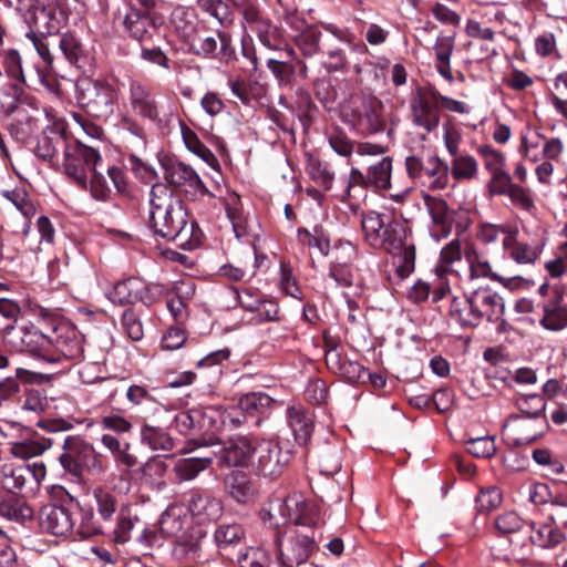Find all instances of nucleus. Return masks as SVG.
<instances>
[{"label": "nucleus", "mask_w": 567, "mask_h": 567, "mask_svg": "<svg viewBox=\"0 0 567 567\" xmlns=\"http://www.w3.org/2000/svg\"><path fill=\"white\" fill-rule=\"evenodd\" d=\"M148 225L153 233L176 241L183 249H193L199 241L200 230L188 219L183 200L168 186L157 183L150 193Z\"/></svg>", "instance_id": "1"}, {"label": "nucleus", "mask_w": 567, "mask_h": 567, "mask_svg": "<svg viewBox=\"0 0 567 567\" xmlns=\"http://www.w3.org/2000/svg\"><path fill=\"white\" fill-rule=\"evenodd\" d=\"M364 240L395 257V271L401 279L410 276L415 265V245L408 239L402 223L390 215L370 210L361 216Z\"/></svg>", "instance_id": "2"}, {"label": "nucleus", "mask_w": 567, "mask_h": 567, "mask_svg": "<svg viewBox=\"0 0 567 567\" xmlns=\"http://www.w3.org/2000/svg\"><path fill=\"white\" fill-rule=\"evenodd\" d=\"M161 532L175 538V550L189 558H198L202 539L206 532L200 526L192 525L184 504H172L159 519Z\"/></svg>", "instance_id": "3"}, {"label": "nucleus", "mask_w": 567, "mask_h": 567, "mask_svg": "<svg viewBox=\"0 0 567 567\" xmlns=\"http://www.w3.org/2000/svg\"><path fill=\"white\" fill-rule=\"evenodd\" d=\"M518 414H511L505 426L511 427L513 432H523L527 425H533L530 433H522L519 437H515L517 444H530L542 437L549 429L545 410L546 402L539 394L523 395L515 401Z\"/></svg>", "instance_id": "4"}, {"label": "nucleus", "mask_w": 567, "mask_h": 567, "mask_svg": "<svg viewBox=\"0 0 567 567\" xmlns=\"http://www.w3.org/2000/svg\"><path fill=\"white\" fill-rule=\"evenodd\" d=\"M113 21L123 28L128 38L143 42L153 38V33L163 25L164 18L156 11L141 9L130 3L124 11L114 12Z\"/></svg>", "instance_id": "5"}, {"label": "nucleus", "mask_w": 567, "mask_h": 567, "mask_svg": "<svg viewBox=\"0 0 567 567\" xmlns=\"http://www.w3.org/2000/svg\"><path fill=\"white\" fill-rule=\"evenodd\" d=\"M116 90L107 82L83 80L78 84V102L96 118H107L114 112Z\"/></svg>", "instance_id": "6"}, {"label": "nucleus", "mask_w": 567, "mask_h": 567, "mask_svg": "<svg viewBox=\"0 0 567 567\" xmlns=\"http://www.w3.org/2000/svg\"><path fill=\"white\" fill-rule=\"evenodd\" d=\"M274 526L291 522L300 526H312L318 520V512L313 504L307 502L301 494L295 493L285 499L272 502L267 512Z\"/></svg>", "instance_id": "7"}, {"label": "nucleus", "mask_w": 567, "mask_h": 567, "mask_svg": "<svg viewBox=\"0 0 567 567\" xmlns=\"http://www.w3.org/2000/svg\"><path fill=\"white\" fill-rule=\"evenodd\" d=\"M49 363L78 361L83 355V338L68 322H59L49 331Z\"/></svg>", "instance_id": "8"}, {"label": "nucleus", "mask_w": 567, "mask_h": 567, "mask_svg": "<svg viewBox=\"0 0 567 567\" xmlns=\"http://www.w3.org/2000/svg\"><path fill=\"white\" fill-rule=\"evenodd\" d=\"M3 340L16 352H25L48 362L49 332L44 333L33 324L14 327L8 323L4 328Z\"/></svg>", "instance_id": "9"}, {"label": "nucleus", "mask_w": 567, "mask_h": 567, "mask_svg": "<svg viewBox=\"0 0 567 567\" xmlns=\"http://www.w3.org/2000/svg\"><path fill=\"white\" fill-rule=\"evenodd\" d=\"M101 156L96 150L80 142L69 143L63 153V172L78 186L87 189V174L100 165Z\"/></svg>", "instance_id": "10"}, {"label": "nucleus", "mask_w": 567, "mask_h": 567, "mask_svg": "<svg viewBox=\"0 0 567 567\" xmlns=\"http://www.w3.org/2000/svg\"><path fill=\"white\" fill-rule=\"evenodd\" d=\"M169 419V410L162 404H155L153 414L142 416L140 427V443L152 451L171 452L175 447V440L162 424Z\"/></svg>", "instance_id": "11"}, {"label": "nucleus", "mask_w": 567, "mask_h": 567, "mask_svg": "<svg viewBox=\"0 0 567 567\" xmlns=\"http://www.w3.org/2000/svg\"><path fill=\"white\" fill-rule=\"evenodd\" d=\"M382 113L383 104L371 96L353 101L343 109V115L352 127L367 133L383 131L385 122Z\"/></svg>", "instance_id": "12"}, {"label": "nucleus", "mask_w": 567, "mask_h": 567, "mask_svg": "<svg viewBox=\"0 0 567 567\" xmlns=\"http://www.w3.org/2000/svg\"><path fill=\"white\" fill-rule=\"evenodd\" d=\"M128 112L155 125L163 123L162 105L153 90L138 80H131L127 85Z\"/></svg>", "instance_id": "13"}, {"label": "nucleus", "mask_w": 567, "mask_h": 567, "mask_svg": "<svg viewBox=\"0 0 567 567\" xmlns=\"http://www.w3.org/2000/svg\"><path fill=\"white\" fill-rule=\"evenodd\" d=\"M289 460V451L284 452L277 442L272 440H255L251 466L260 475L270 478L279 476Z\"/></svg>", "instance_id": "14"}, {"label": "nucleus", "mask_w": 567, "mask_h": 567, "mask_svg": "<svg viewBox=\"0 0 567 567\" xmlns=\"http://www.w3.org/2000/svg\"><path fill=\"white\" fill-rule=\"evenodd\" d=\"M93 445L79 436H68L63 443V453L59 456L62 467L73 475H79L83 467H94L102 471L96 464Z\"/></svg>", "instance_id": "15"}, {"label": "nucleus", "mask_w": 567, "mask_h": 567, "mask_svg": "<svg viewBox=\"0 0 567 567\" xmlns=\"http://www.w3.org/2000/svg\"><path fill=\"white\" fill-rule=\"evenodd\" d=\"M440 97L435 89L417 91L411 100L410 109L413 124L431 133L440 123Z\"/></svg>", "instance_id": "16"}, {"label": "nucleus", "mask_w": 567, "mask_h": 567, "mask_svg": "<svg viewBox=\"0 0 567 567\" xmlns=\"http://www.w3.org/2000/svg\"><path fill=\"white\" fill-rule=\"evenodd\" d=\"M159 162L164 178L171 185L185 187L186 192H193L195 195L208 194L200 177L189 165L168 156L161 158Z\"/></svg>", "instance_id": "17"}, {"label": "nucleus", "mask_w": 567, "mask_h": 567, "mask_svg": "<svg viewBox=\"0 0 567 567\" xmlns=\"http://www.w3.org/2000/svg\"><path fill=\"white\" fill-rule=\"evenodd\" d=\"M101 171V164L90 172V182L87 188L92 196L99 200H105L111 196L113 190L122 193L125 190V178L123 171L117 166H110Z\"/></svg>", "instance_id": "18"}, {"label": "nucleus", "mask_w": 567, "mask_h": 567, "mask_svg": "<svg viewBox=\"0 0 567 567\" xmlns=\"http://www.w3.org/2000/svg\"><path fill=\"white\" fill-rule=\"evenodd\" d=\"M185 506L198 525L214 522L223 514L221 502L212 494L198 489L190 491Z\"/></svg>", "instance_id": "19"}, {"label": "nucleus", "mask_w": 567, "mask_h": 567, "mask_svg": "<svg viewBox=\"0 0 567 567\" xmlns=\"http://www.w3.org/2000/svg\"><path fill=\"white\" fill-rule=\"evenodd\" d=\"M38 519L43 532L55 536H65L74 527V519L70 509L54 504L42 506Z\"/></svg>", "instance_id": "20"}, {"label": "nucleus", "mask_w": 567, "mask_h": 567, "mask_svg": "<svg viewBox=\"0 0 567 567\" xmlns=\"http://www.w3.org/2000/svg\"><path fill=\"white\" fill-rule=\"evenodd\" d=\"M424 206L432 220L431 233L436 240L447 237L452 231L453 216L447 203L427 193L422 195Z\"/></svg>", "instance_id": "21"}, {"label": "nucleus", "mask_w": 567, "mask_h": 567, "mask_svg": "<svg viewBox=\"0 0 567 567\" xmlns=\"http://www.w3.org/2000/svg\"><path fill=\"white\" fill-rule=\"evenodd\" d=\"M355 255V249L350 243L341 245L338 248V255L329 267L326 281L332 280L334 287H352L354 274L350 262L354 259ZM327 287H330L329 282H327Z\"/></svg>", "instance_id": "22"}, {"label": "nucleus", "mask_w": 567, "mask_h": 567, "mask_svg": "<svg viewBox=\"0 0 567 567\" xmlns=\"http://www.w3.org/2000/svg\"><path fill=\"white\" fill-rule=\"evenodd\" d=\"M255 440L240 436L228 446L214 452V455L221 466H247L252 464Z\"/></svg>", "instance_id": "23"}, {"label": "nucleus", "mask_w": 567, "mask_h": 567, "mask_svg": "<svg viewBox=\"0 0 567 567\" xmlns=\"http://www.w3.org/2000/svg\"><path fill=\"white\" fill-rule=\"evenodd\" d=\"M478 321H497L504 313L505 305L503 298L491 288H480L470 295Z\"/></svg>", "instance_id": "24"}, {"label": "nucleus", "mask_w": 567, "mask_h": 567, "mask_svg": "<svg viewBox=\"0 0 567 567\" xmlns=\"http://www.w3.org/2000/svg\"><path fill=\"white\" fill-rule=\"evenodd\" d=\"M519 230L514 228L507 237L503 238V248L509 258L519 265L534 264L542 254V248L537 244H529L518 240Z\"/></svg>", "instance_id": "25"}, {"label": "nucleus", "mask_w": 567, "mask_h": 567, "mask_svg": "<svg viewBox=\"0 0 567 567\" xmlns=\"http://www.w3.org/2000/svg\"><path fill=\"white\" fill-rule=\"evenodd\" d=\"M70 141L63 128L59 126L48 127L38 141L34 153L43 161L52 162L60 150L65 152Z\"/></svg>", "instance_id": "26"}, {"label": "nucleus", "mask_w": 567, "mask_h": 567, "mask_svg": "<svg viewBox=\"0 0 567 567\" xmlns=\"http://www.w3.org/2000/svg\"><path fill=\"white\" fill-rule=\"evenodd\" d=\"M315 542L309 535H298L279 551V560L284 567H295L305 563L313 550Z\"/></svg>", "instance_id": "27"}, {"label": "nucleus", "mask_w": 567, "mask_h": 567, "mask_svg": "<svg viewBox=\"0 0 567 567\" xmlns=\"http://www.w3.org/2000/svg\"><path fill=\"white\" fill-rule=\"evenodd\" d=\"M564 534L553 524H540L538 527L530 522V529L525 533L522 540L523 548H529L532 544L543 548L555 547L564 540Z\"/></svg>", "instance_id": "28"}, {"label": "nucleus", "mask_w": 567, "mask_h": 567, "mask_svg": "<svg viewBox=\"0 0 567 567\" xmlns=\"http://www.w3.org/2000/svg\"><path fill=\"white\" fill-rule=\"evenodd\" d=\"M225 489L238 503H247L256 495V487L249 477L240 471H231L227 474Z\"/></svg>", "instance_id": "29"}, {"label": "nucleus", "mask_w": 567, "mask_h": 567, "mask_svg": "<svg viewBox=\"0 0 567 567\" xmlns=\"http://www.w3.org/2000/svg\"><path fill=\"white\" fill-rule=\"evenodd\" d=\"M450 165L437 155L426 157V167L423 184L432 190H442L449 186Z\"/></svg>", "instance_id": "30"}, {"label": "nucleus", "mask_w": 567, "mask_h": 567, "mask_svg": "<svg viewBox=\"0 0 567 567\" xmlns=\"http://www.w3.org/2000/svg\"><path fill=\"white\" fill-rule=\"evenodd\" d=\"M287 417L296 442L307 444L313 430L311 413L301 408L291 406L287 411Z\"/></svg>", "instance_id": "31"}, {"label": "nucleus", "mask_w": 567, "mask_h": 567, "mask_svg": "<svg viewBox=\"0 0 567 567\" xmlns=\"http://www.w3.org/2000/svg\"><path fill=\"white\" fill-rule=\"evenodd\" d=\"M563 293L557 291L553 301L544 305V316L540 324L550 331H559L567 327V309L561 306Z\"/></svg>", "instance_id": "32"}, {"label": "nucleus", "mask_w": 567, "mask_h": 567, "mask_svg": "<svg viewBox=\"0 0 567 567\" xmlns=\"http://www.w3.org/2000/svg\"><path fill=\"white\" fill-rule=\"evenodd\" d=\"M142 289H144V281L131 277L113 287L110 291V299L116 303H134L140 301Z\"/></svg>", "instance_id": "33"}, {"label": "nucleus", "mask_w": 567, "mask_h": 567, "mask_svg": "<svg viewBox=\"0 0 567 567\" xmlns=\"http://www.w3.org/2000/svg\"><path fill=\"white\" fill-rule=\"evenodd\" d=\"M274 404H281L264 392H251L243 395L238 401V410L245 415L267 413Z\"/></svg>", "instance_id": "34"}, {"label": "nucleus", "mask_w": 567, "mask_h": 567, "mask_svg": "<svg viewBox=\"0 0 567 567\" xmlns=\"http://www.w3.org/2000/svg\"><path fill=\"white\" fill-rule=\"evenodd\" d=\"M0 515L10 520L25 522L33 517V509L14 494L0 499Z\"/></svg>", "instance_id": "35"}, {"label": "nucleus", "mask_w": 567, "mask_h": 567, "mask_svg": "<svg viewBox=\"0 0 567 567\" xmlns=\"http://www.w3.org/2000/svg\"><path fill=\"white\" fill-rule=\"evenodd\" d=\"M30 464L13 465L6 463L0 467V483L9 492L21 489L30 474Z\"/></svg>", "instance_id": "36"}, {"label": "nucleus", "mask_w": 567, "mask_h": 567, "mask_svg": "<svg viewBox=\"0 0 567 567\" xmlns=\"http://www.w3.org/2000/svg\"><path fill=\"white\" fill-rule=\"evenodd\" d=\"M101 443L110 451L117 463L126 467H133L137 464L136 456L130 453L131 444L128 442H122L116 435L104 433L101 436Z\"/></svg>", "instance_id": "37"}, {"label": "nucleus", "mask_w": 567, "mask_h": 567, "mask_svg": "<svg viewBox=\"0 0 567 567\" xmlns=\"http://www.w3.org/2000/svg\"><path fill=\"white\" fill-rule=\"evenodd\" d=\"M93 506L104 523H111L113 515L117 509V498L115 494L105 487H95L92 491Z\"/></svg>", "instance_id": "38"}, {"label": "nucleus", "mask_w": 567, "mask_h": 567, "mask_svg": "<svg viewBox=\"0 0 567 567\" xmlns=\"http://www.w3.org/2000/svg\"><path fill=\"white\" fill-rule=\"evenodd\" d=\"M496 528L503 534H513L522 546L525 533L530 529V522H526L515 512H506L495 519Z\"/></svg>", "instance_id": "39"}, {"label": "nucleus", "mask_w": 567, "mask_h": 567, "mask_svg": "<svg viewBox=\"0 0 567 567\" xmlns=\"http://www.w3.org/2000/svg\"><path fill=\"white\" fill-rule=\"evenodd\" d=\"M450 316L456 320L462 327H477L478 318L474 312V306L470 296L463 298H453L450 305Z\"/></svg>", "instance_id": "40"}, {"label": "nucleus", "mask_w": 567, "mask_h": 567, "mask_svg": "<svg viewBox=\"0 0 567 567\" xmlns=\"http://www.w3.org/2000/svg\"><path fill=\"white\" fill-rule=\"evenodd\" d=\"M213 462L212 456H196L178 460L174 465V473L178 481L194 480L202 471Z\"/></svg>", "instance_id": "41"}, {"label": "nucleus", "mask_w": 567, "mask_h": 567, "mask_svg": "<svg viewBox=\"0 0 567 567\" xmlns=\"http://www.w3.org/2000/svg\"><path fill=\"white\" fill-rule=\"evenodd\" d=\"M367 175L371 187L389 189L392 177V157L384 156L379 162L371 164L367 169Z\"/></svg>", "instance_id": "42"}, {"label": "nucleus", "mask_w": 567, "mask_h": 567, "mask_svg": "<svg viewBox=\"0 0 567 567\" xmlns=\"http://www.w3.org/2000/svg\"><path fill=\"white\" fill-rule=\"evenodd\" d=\"M245 538L244 528L238 524L219 525L215 533L214 539L220 551H227L239 545Z\"/></svg>", "instance_id": "43"}, {"label": "nucleus", "mask_w": 567, "mask_h": 567, "mask_svg": "<svg viewBox=\"0 0 567 567\" xmlns=\"http://www.w3.org/2000/svg\"><path fill=\"white\" fill-rule=\"evenodd\" d=\"M166 423H174L175 429L179 433L187 434L193 429L202 430L205 426V414L199 409L181 411L174 416L169 414V419Z\"/></svg>", "instance_id": "44"}, {"label": "nucleus", "mask_w": 567, "mask_h": 567, "mask_svg": "<svg viewBox=\"0 0 567 567\" xmlns=\"http://www.w3.org/2000/svg\"><path fill=\"white\" fill-rule=\"evenodd\" d=\"M51 439L34 436L28 440L16 442L11 446V453L19 458L27 460L35 457L50 449Z\"/></svg>", "instance_id": "45"}, {"label": "nucleus", "mask_w": 567, "mask_h": 567, "mask_svg": "<svg viewBox=\"0 0 567 567\" xmlns=\"http://www.w3.org/2000/svg\"><path fill=\"white\" fill-rule=\"evenodd\" d=\"M450 173L455 181L474 179L478 173L477 161L471 155L455 156L451 162Z\"/></svg>", "instance_id": "46"}, {"label": "nucleus", "mask_w": 567, "mask_h": 567, "mask_svg": "<svg viewBox=\"0 0 567 567\" xmlns=\"http://www.w3.org/2000/svg\"><path fill=\"white\" fill-rule=\"evenodd\" d=\"M81 520L79 533L84 537L99 535L103 533V520L97 513L94 512L93 504L80 505Z\"/></svg>", "instance_id": "47"}, {"label": "nucleus", "mask_w": 567, "mask_h": 567, "mask_svg": "<svg viewBox=\"0 0 567 567\" xmlns=\"http://www.w3.org/2000/svg\"><path fill=\"white\" fill-rule=\"evenodd\" d=\"M309 176L324 190H330L334 181V172L330 165L318 158H310L307 164Z\"/></svg>", "instance_id": "48"}, {"label": "nucleus", "mask_w": 567, "mask_h": 567, "mask_svg": "<svg viewBox=\"0 0 567 567\" xmlns=\"http://www.w3.org/2000/svg\"><path fill=\"white\" fill-rule=\"evenodd\" d=\"M327 140L330 147L340 156L349 157L354 151L355 143L339 127L329 130Z\"/></svg>", "instance_id": "49"}, {"label": "nucleus", "mask_w": 567, "mask_h": 567, "mask_svg": "<svg viewBox=\"0 0 567 567\" xmlns=\"http://www.w3.org/2000/svg\"><path fill=\"white\" fill-rule=\"evenodd\" d=\"M182 136L186 147L192 153L196 154L208 164H213V162H216V157L213 154V152L202 143L197 134L193 132L189 127L182 126Z\"/></svg>", "instance_id": "50"}, {"label": "nucleus", "mask_w": 567, "mask_h": 567, "mask_svg": "<svg viewBox=\"0 0 567 567\" xmlns=\"http://www.w3.org/2000/svg\"><path fill=\"white\" fill-rule=\"evenodd\" d=\"M54 43L58 44L61 52L70 63L75 64L79 61L82 54V45L72 33H64L55 38Z\"/></svg>", "instance_id": "51"}, {"label": "nucleus", "mask_w": 567, "mask_h": 567, "mask_svg": "<svg viewBox=\"0 0 567 567\" xmlns=\"http://www.w3.org/2000/svg\"><path fill=\"white\" fill-rule=\"evenodd\" d=\"M298 238L305 246L317 248L323 256H328L330 251V239L322 230L315 229V234L302 228L298 230Z\"/></svg>", "instance_id": "52"}, {"label": "nucleus", "mask_w": 567, "mask_h": 567, "mask_svg": "<svg viewBox=\"0 0 567 567\" xmlns=\"http://www.w3.org/2000/svg\"><path fill=\"white\" fill-rule=\"evenodd\" d=\"M97 424L102 430L113 432L116 435L128 433L133 429L132 423L118 413L102 415Z\"/></svg>", "instance_id": "53"}, {"label": "nucleus", "mask_w": 567, "mask_h": 567, "mask_svg": "<svg viewBox=\"0 0 567 567\" xmlns=\"http://www.w3.org/2000/svg\"><path fill=\"white\" fill-rule=\"evenodd\" d=\"M515 226H511L508 224H489L485 223L482 224L478 228L477 238L488 245L492 243H495L499 235H504V237H507L509 233L514 230Z\"/></svg>", "instance_id": "54"}, {"label": "nucleus", "mask_w": 567, "mask_h": 567, "mask_svg": "<svg viewBox=\"0 0 567 567\" xmlns=\"http://www.w3.org/2000/svg\"><path fill=\"white\" fill-rule=\"evenodd\" d=\"M197 7L225 25L228 19V6L223 0H196Z\"/></svg>", "instance_id": "55"}, {"label": "nucleus", "mask_w": 567, "mask_h": 567, "mask_svg": "<svg viewBox=\"0 0 567 567\" xmlns=\"http://www.w3.org/2000/svg\"><path fill=\"white\" fill-rule=\"evenodd\" d=\"M122 326L125 333L134 341H140L144 336L143 324L136 312L128 308L122 313Z\"/></svg>", "instance_id": "56"}, {"label": "nucleus", "mask_w": 567, "mask_h": 567, "mask_svg": "<svg viewBox=\"0 0 567 567\" xmlns=\"http://www.w3.org/2000/svg\"><path fill=\"white\" fill-rule=\"evenodd\" d=\"M250 30L257 34L259 41L266 48L275 49L277 47V28L271 23L269 19L264 18Z\"/></svg>", "instance_id": "57"}, {"label": "nucleus", "mask_w": 567, "mask_h": 567, "mask_svg": "<svg viewBox=\"0 0 567 567\" xmlns=\"http://www.w3.org/2000/svg\"><path fill=\"white\" fill-rule=\"evenodd\" d=\"M466 450L476 457H491L494 455L496 447L494 440L489 436H481L471 439L466 442Z\"/></svg>", "instance_id": "58"}, {"label": "nucleus", "mask_w": 567, "mask_h": 567, "mask_svg": "<svg viewBox=\"0 0 567 567\" xmlns=\"http://www.w3.org/2000/svg\"><path fill=\"white\" fill-rule=\"evenodd\" d=\"M280 288L287 296L298 300L302 299V293L292 275V269L286 262L280 264Z\"/></svg>", "instance_id": "59"}, {"label": "nucleus", "mask_w": 567, "mask_h": 567, "mask_svg": "<svg viewBox=\"0 0 567 567\" xmlns=\"http://www.w3.org/2000/svg\"><path fill=\"white\" fill-rule=\"evenodd\" d=\"M48 399L39 390H28L21 403V409L27 412L40 414L48 408Z\"/></svg>", "instance_id": "60"}, {"label": "nucleus", "mask_w": 567, "mask_h": 567, "mask_svg": "<svg viewBox=\"0 0 567 567\" xmlns=\"http://www.w3.org/2000/svg\"><path fill=\"white\" fill-rule=\"evenodd\" d=\"M478 152L484 157L485 168L489 174L505 171V158L502 153L488 145L481 146Z\"/></svg>", "instance_id": "61"}, {"label": "nucleus", "mask_w": 567, "mask_h": 567, "mask_svg": "<svg viewBox=\"0 0 567 567\" xmlns=\"http://www.w3.org/2000/svg\"><path fill=\"white\" fill-rule=\"evenodd\" d=\"M320 35L315 29H308L299 35L297 44L305 56H312L319 51Z\"/></svg>", "instance_id": "62"}, {"label": "nucleus", "mask_w": 567, "mask_h": 567, "mask_svg": "<svg viewBox=\"0 0 567 567\" xmlns=\"http://www.w3.org/2000/svg\"><path fill=\"white\" fill-rule=\"evenodd\" d=\"M502 493L497 487L482 489L476 497V504L480 512H491L502 503Z\"/></svg>", "instance_id": "63"}, {"label": "nucleus", "mask_w": 567, "mask_h": 567, "mask_svg": "<svg viewBox=\"0 0 567 567\" xmlns=\"http://www.w3.org/2000/svg\"><path fill=\"white\" fill-rule=\"evenodd\" d=\"M323 53L327 55V61L323 62V65L328 72H338L346 68L347 58L340 47H327L323 49Z\"/></svg>", "instance_id": "64"}]
</instances>
